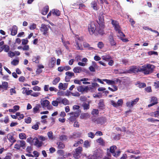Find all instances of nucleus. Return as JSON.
<instances>
[{"mask_svg":"<svg viewBox=\"0 0 159 159\" xmlns=\"http://www.w3.org/2000/svg\"><path fill=\"white\" fill-rule=\"evenodd\" d=\"M104 13L101 12L98 16V20H97V23L98 25H105Z\"/></svg>","mask_w":159,"mask_h":159,"instance_id":"423d86ee","label":"nucleus"},{"mask_svg":"<svg viewBox=\"0 0 159 159\" xmlns=\"http://www.w3.org/2000/svg\"><path fill=\"white\" fill-rule=\"evenodd\" d=\"M18 80L20 82H24L25 80V78L23 76H20L18 79Z\"/></svg>","mask_w":159,"mask_h":159,"instance_id":"4d7b16f0","label":"nucleus"},{"mask_svg":"<svg viewBox=\"0 0 159 159\" xmlns=\"http://www.w3.org/2000/svg\"><path fill=\"white\" fill-rule=\"evenodd\" d=\"M36 27V25L35 24L33 23L29 27V29L30 30H34Z\"/></svg>","mask_w":159,"mask_h":159,"instance_id":"052dcab7","label":"nucleus"},{"mask_svg":"<svg viewBox=\"0 0 159 159\" xmlns=\"http://www.w3.org/2000/svg\"><path fill=\"white\" fill-rule=\"evenodd\" d=\"M97 28L94 23H91L88 26L89 32L90 34L92 35L96 32Z\"/></svg>","mask_w":159,"mask_h":159,"instance_id":"39448f33","label":"nucleus"},{"mask_svg":"<svg viewBox=\"0 0 159 159\" xmlns=\"http://www.w3.org/2000/svg\"><path fill=\"white\" fill-rule=\"evenodd\" d=\"M39 107L38 106H36L34 107L33 109V112L34 114H35L37 113V111H39Z\"/></svg>","mask_w":159,"mask_h":159,"instance_id":"774afa93","label":"nucleus"},{"mask_svg":"<svg viewBox=\"0 0 159 159\" xmlns=\"http://www.w3.org/2000/svg\"><path fill=\"white\" fill-rule=\"evenodd\" d=\"M77 90L78 91L81 92H87L89 90V89L88 86H86L84 88L83 86H81L77 87Z\"/></svg>","mask_w":159,"mask_h":159,"instance_id":"2eb2a0df","label":"nucleus"},{"mask_svg":"<svg viewBox=\"0 0 159 159\" xmlns=\"http://www.w3.org/2000/svg\"><path fill=\"white\" fill-rule=\"evenodd\" d=\"M148 54L149 55H158V53L157 52L154 51H149L148 52Z\"/></svg>","mask_w":159,"mask_h":159,"instance_id":"5fc2aeb1","label":"nucleus"},{"mask_svg":"<svg viewBox=\"0 0 159 159\" xmlns=\"http://www.w3.org/2000/svg\"><path fill=\"white\" fill-rule=\"evenodd\" d=\"M102 157L101 154H94L92 156H89V158L90 159H100Z\"/></svg>","mask_w":159,"mask_h":159,"instance_id":"412c9836","label":"nucleus"},{"mask_svg":"<svg viewBox=\"0 0 159 159\" xmlns=\"http://www.w3.org/2000/svg\"><path fill=\"white\" fill-rule=\"evenodd\" d=\"M1 86L2 89H4L5 90H7L8 86V83L6 82H3Z\"/></svg>","mask_w":159,"mask_h":159,"instance_id":"bb28decb","label":"nucleus"},{"mask_svg":"<svg viewBox=\"0 0 159 159\" xmlns=\"http://www.w3.org/2000/svg\"><path fill=\"white\" fill-rule=\"evenodd\" d=\"M41 94L40 92H33L31 94V96L37 97L39 96Z\"/></svg>","mask_w":159,"mask_h":159,"instance_id":"864d4df0","label":"nucleus"},{"mask_svg":"<svg viewBox=\"0 0 159 159\" xmlns=\"http://www.w3.org/2000/svg\"><path fill=\"white\" fill-rule=\"evenodd\" d=\"M89 114L88 113H82L80 116V118L81 119H86L88 116Z\"/></svg>","mask_w":159,"mask_h":159,"instance_id":"4c0bfd02","label":"nucleus"},{"mask_svg":"<svg viewBox=\"0 0 159 159\" xmlns=\"http://www.w3.org/2000/svg\"><path fill=\"white\" fill-rule=\"evenodd\" d=\"M81 112V110L80 109L77 110L76 111L73 112V113H74V115L78 117L80 116Z\"/></svg>","mask_w":159,"mask_h":159,"instance_id":"de8ad7c7","label":"nucleus"},{"mask_svg":"<svg viewBox=\"0 0 159 159\" xmlns=\"http://www.w3.org/2000/svg\"><path fill=\"white\" fill-rule=\"evenodd\" d=\"M105 28V25H99L98 27H97L96 29V32L98 33L97 34L101 35L104 34H105L104 30Z\"/></svg>","mask_w":159,"mask_h":159,"instance_id":"1a4fd4ad","label":"nucleus"},{"mask_svg":"<svg viewBox=\"0 0 159 159\" xmlns=\"http://www.w3.org/2000/svg\"><path fill=\"white\" fill-rule=\"evenodd\" d=\"M117 103L118 106H121L123 104V101L122 99H119L117 101Z\"/></svg>","mask_w":159,"mask_h":159,"instance_id":"0e129e2a","label":"nucleus"},{"mask_svg":"<svg viewBox=\"0 0 159 159\" xmlns=\"http://www.w3.org/2000/svg\"><path fill=\"white\" fill-rule=\"evenodd\" d=\"M33 142H34V145L36 146L40 147H41L43 144L42 141H39L37 137H35L33 139Z\"/></svg>","mask_w":159,"mask_h":159,"instance_id":"f8f14e48","label":"nucleus"},{"mask_svg":"<svg viewBox=\"0 0 159 159\" xmlns=\"http://www.w3.org/2000/svg\"><path fill=\"white\" fill-rule=\"evenodd\" d=\"M82 106L83 107L84 110H88L89 108V103H87L86 102H84L82 104Z\"/></svg>","mask_w":159,"mask_h":159,"instance_id":"c85d7f7f","label":"nucleus"},{"mask_svg":"<svg viewBox=\"0 0 159 159\" xmlns=\"http://www.w3.org/2000/svg\"><path fill=\"white\" fill-rule=\"evenodd\" d=\"M117 147L116 146L114 145L111 146L110 148V151L111 153L113 154V155L115 153V150L116 149Z\"/></svg>","mask_w":159,"mask_h":159,"instance_id":"c9c22d12","label":"nucleus"},{"mask_svg":"<svg viewBox=\"0 0 159 159\" xmlns=\"http://www.w3.org/2000/svg\"><path fill=\"white\" fill-rule=\"evenodd\" d=\"M84 69L83 70L82 68L80 66H77L75 67L73 69V71L74 72L76 73H80L82 71L84 72Z\"/></svg>","mask_w":159,"mask_h":159,"instance_id":"aec40b11","label":"nucleus"},{"mask_svg":"<svg viewBox=\"0 0 159 159\" xmlns=\"http://www.w3.org/2000/svg\"><path fill=\"white\" fill-rule=\"evenodd\" d=\"M56 58L54 57H52L51 60L48 64V66L50 68H52L54 67L56 64Z\"/></svg>","mask_w":159,"mask_h":159,"instance_id":"dca6fc26","label":"nucleus"},{"mask_svg":"<svg viewBox=\"0 0 159 159\" xmlns=\"http://www.w3.org/2000/svg\"><path fill=\"white\" fill-rule=\"evenodd\" d=\"M107 121V119L105 116H101L98 117L95 120L97 124L103 125Z\"/></svg>","mask_w":159,"mask_h":159,"instance_id":"6e6552de","label":"nucleus"},{"mask_svg":"<svg viewBox=\"0 0 159 159\" xmlns=\"http://www.w3.org/2000/svg\"><path fill=\"white\" fill-rule=\"evenodd\" d=\"M114 30L118 32L120 36H125V34L121 31V28L120 25L115 27V28H114Z\"/></svg>","mask_w":159,"mask_h":159,"instance_id":"ddd939ff","label":"nucleus"},{"mask_svg":"<svg viewBox=\"0 0 159 159\" xmlns=\"http://www.w3.org/2000/svg\"><path fill=\"white\" fill-rule=\"evenodd\" d=\"M19 63V60L16 59H14L11 62V64L14 66L17 65Z\"/></svg>","mask_w":159,"mask_h":159,"instance_id":"a19ab883","label":"nucleus"},{"mask_svg":"<svg viewBox=\"0 0 159 159\" xmlns=\"http://www.w3.org/2000/svg\"><path fill=\"white\" fill-rule=\"evenodd\" d=\"M139 98H137L131 102L128 101L126 103V106L129 108L132 107L134 105H136L139 101Z\"/></svg>","mask_w":159,"mask_h":159,"instance_id":"0eeeda50","label":"nucleus"},{"mask_svg":"<svg viewBox=\"0 0 159 159\" xmlns=\"http://www.w3.org/2000/svg\"><path fill=\"white\" fill-rule=\"evenodd\" d=\"M74 113H73V112L69 113L70 117L69 118L68 120L70 122H73L75 121L77 118L75 115H74Z\"/></svg>","mask_w":159,"mask_h":159,"instance_id":"f3484780","label":"nucleus"},{"mask_svg":"<svg viewBox=\"0 0 159 159\" xmlns=\"http://www.w3.org/2000/svg\"><path fill=\"white\" fill-rule=\"evenodd\" d=\"M52 14L53 15L57 16H59L61 14L60 11L57 9H53L52 10Z\"/></svg>","mask_w":159,"mask_h":159,"instance_id":"a878e982","label":"nucleus"},{"mask_svg":"<svg viewBox=\"0 0 159 159\" xmlns=\"http://www.w3.org/2000/svg\"><path fill=\"white\" fill-rule=\"evenodd\" d=\"M7 137L9 141L12 143V144L16 141V140L14 139L13 136L11 134H8Z\"/></svg>","mask_w":159,"mask_h":159,"instance_id":"393cba45","label":"nucleus"},{"mask_svg":"<svg viewBox=\"0 0 159 159\" xmlns=\"http://www.w3.org/2000/svg\"><path fill=\"white\" fill-rule=\"evenodd\" d=\"M20 115V113L19 112H17L16 113V115H11V116L13 119H18L19 120H20L21 118L20 117H19V116Z\"/></svg>","mask_w":159,"mask_h":159,"instance_id":"2f4dec72","label":"nucleus"},{"mask_svg":"<svg viewBox=\"0 0 159 159\" xmlns=\"http://www.w3.org/2000/svg\"><path fill=\"white\" fill-rule=\"evenodd\" d=\"M136 84L139 85L138 87L140 88H144L146 86L145 83H140L139 81L137 82Z\"/></svg>","mask_w":159,"mask_h":159,"instance_id":"72a5a7b5","label":"nucleus"},{"mask_svg":"<svg viewBox=\"0 0 159 159\" xmlns=\"http://www.w3.org/2000/svg\"><path fill=\"white\" fill-rule=\"evenodd\" d=\"M67 139V136L65 135H61L59 137V139L62 141L66 140Z\"/></svg>","mask_w":159,"mask_h":159,"instance_id":"ea45409f","label":"nucleus"},{"mask_svg":"<svg viewBox=\"0 0 159 159\" xmlns=\"http://www.w3.org/2000/svg\"><path fill=\"white\" fill-rule=\"evenodd\" d=\"M65 74L66 76L65 77V80L66 82H69L72 76L75 77V74L72 72L68 71L66 72Z\"/></svg>","mask_w":159,"mask_h":159,"instance_id":"9b49d317","label":"nucleus"},{"mask_svg":"<svg viewBox=\"0 0 159 159\" xmlns=\"http://www.w3.org/2000/svg\"><path fill=\"white\" fill-rule=\"evenodd\" d=\"M99 113V112L98 110L95 109H93L91 112L92 115L93 116H96L98 115Z\"/></svg>","mask_w":159,"mask_h":159,"instance_id":"473e14b6","label":"nucleus"},{"mask_svg":"<svg viewBox=\"0 0 159 159\" xmlns=\"http://www.w3.org/2000/svg\"><path fill=\"white\" fill-rule=\"evenodd\" d=\"M49 104L50 102L49 101L46 99L41 102V104L43 107H47L48 108Z\"/></svg>","mask_w":159,"mask_h":159,"instance_id":"4be33fe9","label":"nucleus"},{"mask_svg":"<svg viewBox=\"0 0 159 159\" xmlns=\"http://www.w3.org/2000/svg\"><path fill=\"white\" fill-rule=\"evenodd\" d=\"M60 78L59 77L55 78L52 81V83L53 85H56L60 81Z\"/></svg>","mask_w":159,"mask_h":159,"instance_id":"58836bf2","label":"nucleus"},{"mask_svg":"<svg viewBox=\"0 0 159 159\" xmlns=\"http://www.w3.org/2000/svg\"><path fill=\"white\" fill-rule=\"evenodd\" d=\"M141 67L139 66L137 67L135 66H133L130 67L129 70L124 71L122 73L123 74H136L137 73L141 72Z\"/></svg>","mask_w":159,"mask_h":159,"instance_id":"7ed1b4c3","label":"nucleus"},{"mask_svg":"<svg viewBox=\"0 0 159 159\" xmlns=\"http://www.w3.org/2000/svg\"><path fill=\"white\" fill-rule=\"evenodd\" d=\"M94 80L95 81H98L102 84H104V81H103V79L102 80L99 78H95Z\"/></svg>","mask_w":159,"mask_h":159,"instance_id":"e2e57ef3","label":"nucleus"},{"mask_svg":"<svg viewBox=\"0 0 159 159\" xmlns=\"http://www.w3.org/2000/svg\"><path fill=\"white\" fill-rule=\"evenodd\" d=\"M28 42L27 38L23 39L22 40V44L23 45H26L28 43Z\"/></svg>","mask_w":159,"mask_h":159,"instance_id":"6e6d98bb","label":"nucleus"},{"mask_svg":"<svg viewBox=\"0 0 159 159\" xmlns=\"http://www.w3.org/2000/svg\"><path fill=\"white\" fill-rule=\"evenodd\" d=\"M102 58L103 60L106 61H108L112 59L111 56L109 55H103L102 57Z\"/></svg>","mask_w":159,"mask_h":159,"instance_id":"cd10ccee","label":"nucleus"},{"mask_svg":"<svg viewBox=\"0 0 159 159\" xmlns=\"http://www.w3.org/2000/svg\"><path fill=\"white\" fill-rule=\"evenodd\" d=\"M103 81L105 82L109 85H112V86L113 87L114 89L110 87H108V89L112 92H114L118 90L117 87L115 85L116 84V83H118L120 84L121 82V80L118 78L116 79L115 81L107 79H103Z\"/></svg>","mask_w":159,"mask_h":159,"instance_id":"f257e3e1","label":"nucleus"},{"mask_svg":"<svg viewBox=\"0 0 159 159\" xmlns=\"http://www.w3.org/2000/svg\"><path fill=\"white\" fill-rule=\"evenodd\" d=\"M83 150L82 147H78L75 149V152L73 154V157L76 159H78L80 157V154Z\"/></svg>","mask_w":159,"mask_h":159,"instance_id":"9d476101","label":"nucleus"},{"mask_svg":"<svg viewBox=\"0 0 159 159\" xmlns=\"http://www.w3.org/2000/svg\"><path fill=\"white\" fill-rule=\"evenodd\" d=\"M98 107L101 109H103L104 108L105 105L104 102L102 101L100 102L98 104Z\"/></svg>","mask_w":159,"mask_h":159,"instance_id":"79ce46f5","label":"nucleus"},{"mask_svg":"<svg viewBox=\"0 0 159 159\" xmlns=\"http://www.w3.org/2000/svg\"><path fill=\"white\" fill-rule=\"evenodd\" d=\"M49 11V7L48 5L46 6L42 10L41 14L44 15H46Z\"/></svg>","mask_w":159,"mask_h":159,"instance_id":"5701e85b","label":"nucleus"},{"mask_svg":"<svg viewBox=\"0 0 159 159\" xmlns=\"http://www.w3.org/2000/svg\"><path fill=\"white\" fill-rule=\"evenodd\" d=\"M97 142L99 143L100 145H102L104 146L105 144V143L103 139L101 138H100L97 140Z\"/></svg>","mask_w":159,"mask_h":159,"instance_id":"e433bc0d","label":"nucleus"},{"mask_svg":"<svg viewBox=\"0 0 159 159\" xmlns=\"http://www.w3.org/2000/svg\"><path fill=\"white\" fill-rule=\"evenodd\" d=\"M39 56H38L37 57H33V58L32 59V61L33 62H35L36 63H39V61L37 62V61L38 60L39 58Z\"/></svg>","mask_w":159,"mask_h":159,"instance_id":"338daca9","label":"nucleus"},{"mask_svg":"<svg viewBox=\"0 0 159 159\" xmlns=\"http://www.w3.org/2000/svg\"><path fill=\"white\" fill-rule=\"evenodd\" d=\"M8 54L9 57H12L14 56L15 55V53L11 51H10L8 52Z\"/></svg>","mask_w":159,"mask_h":159,"instance_id":"bf43d9fd","label":"nucleus"},{"mask_svg":"<svg viewBox=\"0 0 159 159\" xmlns=\"http://www.w3.org/2000/svg\"><path fill=\"white\" fill-rule=\"evenodd\" d=\"M109 41L111 46H116V43L114 40L112 36H109Z\"/></svg>","mask_w":159,"mask_h":159,"instance_id":"6ab92c4d","label":"nucleus"},{"mask_svg":"<svg viewBox=\"0 0 159 159\" xmlns=\"http://www.w3.org/2000/svg\"><path fill=\"white\" fill-rule=\"evenodd\" d=\"M83 143V141L81 139H80L79 140L77 141L73 145V146L74 147H77L78 145L80 144H82Z\"/></svg>","mask_w":159,"mask_h":159,"instance_id":"f704fd0d","label":"nucleus"},{"mask_svg":"<svg viewBox=\"0 0 159 159\" xmlns=\"http://www.w3.org/2000/svg\"><path fill=\"white\" fill-rule=\"evenodd\" d=\"M19 138L20 139H26V134L24 133H20L19 134Z\"/></svg>","mask_w":159,"mask_h":159,"instance_id":"c03bdc74","label":"nucleus"},{"mask_svg":"<svg viewBox=\"0 0 159 159\" xmlns=\"http://www.w3.org/2000/svg\"><path fill=\"white\" fill-rule=\"evenodd\" d=\"M130 83V81L129 78H126L123 79L122 83L125 86H128Z\"/></svg>","mask_w":159,"mask_h":159,"instance_id":"b1692460","label":"nucleus"},{"mask_svg":"<svg viewBox=\"0 0 159 159\" xmlns=\"http://www.w3.org/2000/svg\"><path fill=\"white\" fill-rule=\"evenodd\" d=\"M97 0L92 1L91 3V7L95 11H97L98 9L97 7Z\"/></svg>","mask_w":159,"mask_h":159,"instance_id":"a211bd4d","label":"nucleus"},{"mask_svg":"<svg viewBox=\"0 0 159 159\" xmlns=\"http://www.w3.org/2000/svg\"><path fill=\"white\" fill-rule=\"evenodd\" d=\"M57 148L59 149H63L65 148V145L61 142H57Z\"/></svg>","mask_w":159,"mask_h":159,"instance_id":"c756f323","label":"nucleus"},{"mask_svg":"<svg viewBox=\"0 0 159 159\" xmlns=\"http://www.w3.org/2000/svg\"><path fill=\"white\" fill-rule=\"evenodd\" d=\"M18 27L15 25H13L12 28L10 29V30L11 31V35L12 36L16 35L17 32Z\"/></svg>","mask_w":159,"mask_h":159,"instance_id":"4468645a","label":"nucleus"},{"mask_svg":"<svg viewBox=\"0 0 159 159\" xmlns=\"http://www.w3.org/2000/svg\"><path fill=\"white\" fill-rule=\"evenodd\" d=\"M155 66L150 64H147L141 68V72H143L145 75H148L152 73L155 68Z\"/></svg>","mask_w":159,"mask_h":159,"instance_id":"f03ea898","label":"nucleus"},{"mask_svg":"<svg viewBox=\"0 0 159 159\" xmlns=\"http://www.w3.org/2000/svg\"><path fill=\"white\" fill-rule=\"evenodd\" d=\"M32 119L30 117H28L27 118L25 119V122L27 124L30 123L31 122Z\"/></svg>","mask_w":159,"mask_h":159,"instance_id":"603ef678","label":"nucleus"},{"mask_svg":"<svg viewBox=\"0 0 159 159\" xmlns=\"http://www.w3.org/2000/svg\"><path fill=\"white\" fill-rule=\"evenodd\" d=\"M48 135L49 139H53V133L52 131H50L48 133Z\"/></svg>","mask_w":159,"mask_h":159,"instance_id":"13d9d810","label":"nucleus"},{"mask_svg":"<svg viewBox=\"0 0 159 159\" xmlns=\"http://www.w3.org/2000/svg\"><path fill=\"white\" fill-rule=\"evenodd\" d=\"M50 27V26L49 25H48L44 24H42L39 29L41 32L43 33V35L45 36L48 35L49 28Z\"/></svg>","mask_w":159,"mask_h":159,"instance_id":"20e7f679","label":"nucleus"},{"mask_svg":"<svg viewBox=\"0 0 159 159\" xmlns=\"http://www.w3.org/2000/svg\"><path fill=\"white\" fill-rule=\"evenodd\" d=\"M62 104L64 105H67L69 104V101L66 98H64L62 99Z\"/></svg>","mask_w":159,"mask_h":159,"instance_id":"a18cd8bd","label":"nucleus"},{"mask_svg":"<svg viewBox=\"0 0 159 159\" xmlns=\"http://www.w3.org/2000/svg\"><path fill=\"white\" fill-rule=\"evenodd\" d=\"M57 153L59 156H62L64 155V152L63 150L60 149L58 150L57 151Z\"/></svg>","mask_w":159,"mask_h":159,"instance_id":"8fccbe9b","label":"nucleus"},{"mask_svg":"<svg viewBox=\"0 0 159 159\" xmlns=\"http://www.w3.org/2000/svg\"><path fill=\"white\" fill-rule=\"evenodd\" d=\"M84 146L86 148H88L90 146L89 142L88 140L85 141L84 142Z\"/></svg>","mask_w":159,"mask_h":159,"instance_id":"3c124183","label":"nucleus"},{"mask_svg":"<svg viewBox=\"0 0 159 159\" xmlns=\"http://www.w3.org/2000/svg\"><path fill=\"white\" fill-rule=\"evenodd\" d=\"M151 102H153V103H156V104L157 103V98L156 97H152L151 98Z\"/></svg>","mask_w":159,"mask_h":159,"instance_id":"09e8293b","label":"nucleus"},{"mask_svg":"<svg viewBox=\"0 0 159 159\" xmlns=\"http://www.w3.org/2000/svg\"><path fill=\"white\" fill-rule=\"evenodd\" d=\"M38 124H39V123L37 122L36 124L34 125H33L32 127V128L33 129H34L35 130H37L39 129V126Z\"/></svg>","mask_w":159,"mask_h":159,"instance_id":"49530a36","label":"nucleus"},{"mask_svg":"<svg viewBox=\"0 0 159 159\" xmlns=\"http://www.w3.org/2000/svg\"><path fill=\"white\" fill-rule=\"evenodd\" d=\"M111 23L114 28L119 25V23L117 21L114 20L113 19H111Z\"/></svg>","mask_w":159,"mask_h":159,"instance_id":"7c9ffc66","label":"nucleus"},{"mask_svg":"<svg viewBox=\"0 0 159 159\" xmlns=\"http://www.w3.org/2000/svg\"><path fill=\"white\" fill-rule=\"evenodd\" d=\"M33 89L35 91H39L41 90V88L38 86H35L33 88Z\"/></svg>","mask_w":159,"mask_h":159,"instance_id":"680f3d73","label":"nucleus"},{"mask_svg":"<svg viewBox=\"0 0 159 159\" xmlns=\"http://www.w3.org/2000/svg\"><path fill=\"white\" fill-rule=\"evenodd\" d=\"M20 145L21 147H25V142L24 140H20Z\"/></svg>","mask_w":159,"mask_h":159,"instance_id":"69168bd1","label":"nucleus"},{"mask_svg":"<svg viewBox=\"0 0 159 159\" xmlns=\"http://www.w3.org/2000/svg\"><path fill=\"white\" fill-rule=\"evenodd\" d=\"M3 47L4 51L6 52H8L10 50L9 47L7 45H4Z\"/></svg>","mask_w":159,"mask_h":159,"instance_id":"37998d69","label":"nucleus"}]
</instances>
